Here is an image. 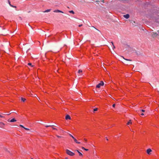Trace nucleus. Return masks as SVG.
Instances as JSON below:
<instances>
[{
  "mask_svg": "<svg viewBox=\"0 0 159 159\" xmlns=\"http://www.w3.org/2000/svg\"><path fill=\"white\" fill-rule=\"evenodd\" d=\"M66 153L68 154V155L70 156H73L75 155V153L72 152L66 149Z\"/></svg>",
  "mask_w": 159,
  "mask_h": 159,
  "instance_id": "f257e3e1",
  "label": "nucleus"
},
{
  "mask_svg": "<svg viewBox=\"0 0 159 159\" xmlns=\"http://www.w3.org/2000/svg\"><path fill=\"white\" fill-rule=\"evenodd\" d=\"M104 83L103 81H101L98 84L96 85V88H100L101 86H103L104 85Z\"/></svg>",
  "mask_w": 159,
  "mask_h": 159,
  "instance_id": "f03ea898",
  "label": "nucleus"
},
{
  "mask_svg": "<svg viewBox=\"0 0 159 159\" xmlns=\"http://www.w3.org/2000/svg\"><path fill=\"white\" fill-rule=\"evenodd\" d=\"M5 124L2 122H0V128L4 129L5 128Z\"/></svg>",
  "mask_w": 159,
  "mask_h": 159,
  "instance_id": "7ed1b4c3",
  "label": "nucleus"
},
{
  "mask_svg": "<svg viewBox=\"0 0 159 159\" xmlns=\"http://www.w3.org/2000/svg\"><path fill=\"white\" fill-rule=\"evenodd\" d=\"M152 151V150L150 148H149L147 149L146 151L148 155H150L151 154V152Z\"/></svg>",
  "mask_w": 159,
  "mask_h": 159,
  "instance_id": "20e7f679",
  "label": "nucleus"
},
{
  "mask_svg": "<svg viewBox=\"0 0 159 159\" xmlns=\"http://www.w3.org/2000/svg\"><path fill=\"white\" fill-rule=\"evenodd\" d=\"M7 121L10 122H13L16 121V120L15 119V118H14L10 120V119H8L7 120Z\"/></svg>",
  "mask_w": 159,
  "mask_h": 159,
  "instance_id": "39448f33",
  "label": "nucleus"
},
{
  "mask_svg": "<svg viewBox=\"0 0 159 159\" xmlns=\"http://www.w3.org/2000/svg\"><path fill=\"white\" fill-rule=\"evenodd\" d=\"M65 119L66 120H70L71 117L69 115H67L66 116Z\"/></svg>",
  "mask_w": 159,
  "mask_h": 159,
  "instance_id": "423d86ee",
  "label": "nucleus"
},
{
  "mask_svg": "<svg viewBox=\"0 0 159 159\" xmlns=\"http://www.w3.org/2000/svg\"><path fill=\"white\" fill-rule=\"evenodd\" d=\"M129 16L128 14H127L124 15V17L126 19H128L129 18Z\"/></svg>",
  "mask_w": 159,
  "mask_h": 159,
  "instance_id": "0eeeda50",
  "label": "nucleus"
},
{
  "mask_svg": "<svg viewBox=\"0 0 159 159\" xmlns=\"http://www.w3.org/2000/svg\"><path fill=\"white\" fill-rule=\"evenodd\" d=\"M54 12H61V13H63V12H62V11H61L58 10H55L54 11Z\"/></svg>",
  "mask_w": 159,
  "mask_h": 159,
  "instance_id": "6e6552de",
  "label": "nucleus"
},
{
  "mask_svg": "<svg viewBox=\"0 0 159 159\" xmlns=\"http://www.w3.org/2000/svg\"><path fill=\"white\" fill-rule=\"evenodd\" d=\"M82 70H79L78 71V73L80 75H78L79 76L80 75H82Z\"/></svg>",
  "mask_w": 159,
  "mask_h": 159,
  "instance_id": "1a4fd4ad",
  "label": "nucleus"
},
{
  "mask_svg": "<svg viewBox=\"0 0 159 159\" xmlns=\"http://www.w3.org/2000/svg\"><path fill=\"white\" fill-rule=\"evenodd\" d=\"M77 152L79 154V155L80 156H81V157H82L83 156V154H82V153H81L80 152L79 150H76Z\"/></svg>",
  "mask_w": 159,
  "mask_h": 159,
  "instance_id": "9d476101",
  "label": "nucleus"
},
{
  "mask_svg": "<svg viewBox=\"0 0 159 159\" xmlns=\"http://www.w3.org/2000/svg\"><path fill=\"white\" fill-rule=\"evenodd\" d=\"M132 122H131V120H129V121H128V122H127V125H130V124H132Z\"/></svg>",
  "mask_w": 159,
  "mask_h": 159,
  "instance_id": "9b49d317",
  "label": "nucleus"
},
{
  "mask_svg": "<svg viewBox=\"0 0 159 159\" xmlns=\"http://www.w3.org/2000/svg\"><path fill=\"white\" fill-rule=\"evenodd\" d=\"M74 140L76 143L78 144H80V142H78L76 139H75Z\"/></svg>",
  "mask_w": 159,
  "mask_h": 159,
  "instance_id": "f8f14e48",
  "label": "nucleus"
},
{
  "mask_svg": "<svg viewBox=\"0 0 159 159\" xmlns=\"http://www.w3.org/2000/svg\"><path fill=\"white\" fill-rule=\"evenodd\" d=\"M51 10V9H48V10H45V11H44L43 12H50Z\"/></svg>",
  "mask_w": 159,
  "mask_h": 159,
  "instance_id": "ddd939ff",
  "label": "nucleus"
},
{
  "mask_svg": "<svg viewBox=\"0 0 159 159\" xmlns=\"http://www.w3.org/2000/svg\"><path fill=\"white\" fill-rule=\"evenodd\" d=\"M21 101L22 102H24L26 100V99L25 98H21Z\"/></svg>",
  "mask_w": 159,
  "mask_h": 159,
  "instance_id": "4468645a",
  "label": "nucleus"
},
{
  "mask_svg": "<svg viewBox=\"0 0 159 159\" xmlns=\"http://www.w3.org/2000/svg\"><path fill=\"white\" fill-rule=\"evenodd\" d=\"M111 44H112V48L113 49H114V48H115V47L113 43V42H111Z\"/></svg>",
  "mask_w": 159,
  "mask_h": 159,
  "instance_id": "2eb2a0df",
  "label": "nucleus"
},
{
  "mask_svg": "<svg viewBox=\"0 0 159 159\" xmlns=\"http://www.w3.org/2000/svg\"><path fill=\"white\" fill-rule=\"evenodd\" d=\"M28 65L31 66V67H33L34 66L33 65H32V64L30 63H29L28 64Z\"/></svg>",
  "mask_w": 159,
  "mask_h": 159,
  "instance_id": "dca6fc26",
  "label": "nucleus"
},
{
  "mask_svg": "<svg viewBox=\"0 0 159 159\" xmlns=\"http://www.w3.org/2000/svg\"><path fill=\"white\" fill-rule=\"evenodd\" d=\"M69 12L71 13L74 14V11H69Z\"/></svg>",
  "mask_w": 159,
  "mask_h": 159,
  "instance_id": "f3484780",
  "label": "nucleus"
},
{
  "mask_svg": "<svg viewBox=\"0 0 159 159\" xmlns=\"http://www.w3.org/2000/svg\"><path fill=\"white\" fill-rule=\"evenodd\" d=\"M98 110V108H94L93 109V112H95V111H97Z\"/></svg>",
  "mask_w": 159,
  "mask_h": 159,
  "instance_id": "a211bd4d",
  "label": "nucleus"
},
{
  "mask_svg": "<svg viewBox=\"0 0 159 159\" xmlns=\"http://www.w3.org/2000/svg\"><path fill=\"white\" fill-rule=\"evenodd\" d=\"M10 6H11V7H15V8H16V6H14L12 5H10Z\"/></svg>",
  "mask_w": 159,
  "mask_h": 159,
  "instance_id": "6ab92c4d",
  "label": "nucleus"
},
{
  "mask_svg": "<svg viewBox=\"0 0 159 159\" xmlns=\"http://www.w3.org/2000/svg\"><path fill=\"white\" fill-rule=\"evenodd\" d=\"M20 127H21L23 128L24 129H25V127L22 125H20Z\"/></svg>",
  "mask_w": 159,
  "mask_h": 159,
  "instance_id": "aec40b11",
  "label": "nucleus"
},
{
  "mask_svg": "<svg viewBox=\"0 0 159 159\" xmlns=\"http://www.w3.org/2000/svg\"><path fill=\"white\" fill-rule=\"evenodd\" d=\"M8 2L9 4V5L10 6V5H11V2H10L9 0H8Z\"/></svg>",
  "mask_w": 159,
  "mask_h": 159,
  "instance_id": "412c9836",
  "label": "nucleus"
},
{
  "mask_svg": "<svg viewBox=\"0 0 159 159\" xmlns=\"http://www.w3.org/2000/svg\"><path fill=\"white\" fill-rule=\"evenodd\" d=\"M4 116H3L2 115H0V117L1 118H3Z\"/></svg>",
  "mask_w": 159,
  "mask_h": 159,
  "instance_id": "4be33fe9",
  "label": "nucleus"
},
{
  "mask_svg": "<svg viewBox=\"0 0 159 159\" xmlns=\"http://www.w3.org/2000/svg\"><path fill=\"white\" fill-rule=\"evenodd\" d=\"M24 129L27 130H30V129L25 128V127Z\"/></svg>",
  "mask_w": 159,
  "mask_h": 159,
  "instance_id": "5701e85b",
  "label": "nucleus"
},
{
  "mask_svg": "<svg viewBox=\"0 0 159 159\" xmlns=\"http://www.w3.org/2000/svg\"><path fill=\"white\" fill-rule=\"evenodd\" d=\"M52 126H53V125H46L45 126L46 127H48Z\"/></svg>",
  "mask_w": 159,
  "mask_h": 159,
  "instance_id": "b1692460",
  "label": "nucleus"
},
{
  "mask_svg": "<svg viewBox=\"0 0 159 159\" xmlns=\"http://www.w3.org/2000/svg\"><path fill=\"white\" fill-rule=\"evenodd\" d=\"M56 136L58 138H61V136H58V135H56Z\"/></svg>",
  "mask_w": 159,
  "mask_h": 159,
  "instance_id": "393cba45",
  "label": "nucleus"
},
{
  "mask_svg": "<svg viewBox=\"0 0 159 159\" xmlns=\"http://www.w3.org/2000/svg\"><path fill=\"white\" fill-rule=\"evenodd\" d=\"M52 128L53 129H55V130H57V129L56 128H55L54 127H52Z\"/></svg>",
  "mask_w": 159,
  "mask_h": 159,
  "instance_id": "a878e982",
  "label": "nucleus"
},
{
  "mask_svg": "<svg viewBox=\"0 0 159 159\" xmlns=\"http://www.w3.org/2000/svg\"><path fill=\"white\" fill-rule=\"evenodd\" d=\"M69 135H70V136L72 138H73L74 137V136H73L71 134H69Z\"/></svg>",
  "mask_w": 159,
  "mask_h": 159,
  "instance_id": "bb28decb",
  "label": "nucleus"
},
{
  "mask_svg": "<svg viewBox=\"0 0 159 159\" xmlns=\"http://www.w3.org/2000/svg\"><path fill=\"white\" fill-rule=\"evenodd\" d=\"M140 111H141L143 112H144L145 111L144 110H143V109L141 110H140Z\"/></svg>",
  "mask_w": 159,
  "mask_h": 159,
  "instance_id": "cd10ccee",
  "label": "nucleus"
},
{
  "mask_svg": "<svg viewBox=\"0 0 159 159\" xmlns=\"http://www.w3.org/2000/svg\"><path fill=\"white\" fill-rule=\"evenodd\" d=\"M115 106V104H113L112 105V107H114Z\"/></svg>",
  "mask_w": 159,
  "mask_h": 159,
  "instance_id": "c85d7f7f",
  "label": "nucleus"
},
{
  "mask_svg": "<svg viewBox=\"0 0 159 159\" xmlns=\"http://www.w3.org/2000/svg\"><path fill=\"white\" fill-rule=\"evenodd\" d=\"M81 148H82V149H84H84H85V148L84 147H81Z\"/></svg>",
  "mask_w": 159,
  "mask_h": 159,
  "instance_id": "c756f323",
  "label": "nucleus"
},
{
  "mask_svg": "<svg viewBox=\"0 0 159 159\" xmlns=\"http://www.w3.org/2000/svg\"><path fill=\"white\" fill-rule=\"evenodd\" d=\"M82 25V24L80 25H79V27H80Z\"/></svg>",
  "mask_w": 159,
  "mask_h": 159,
  "instance_id": "7c9ffc66",
  "label": "nucleus"
},
{
  "mask_svg": "<svg viewBox=\"0 0 159 159\" xmlns=\"http://www.w3.org/2000/svg\"><path fill=\"white\" fill-rule=\"evenodd\" d=\"M84 150H85V151H88L89 150L85 148Z\"/></svg>",
  "mask_w": 159,
  "mask_h": 159,
  "instance_id": "2f4dec72",
  "label": "nucleus"
},
{
  "mask_svg": "<svg viewBox=\"0 0 159 159\" xmlns=\"http://www.w3.org/2000/svg\"><path fill=\"white\" fill-rule=\"evenodd\" d=\"M84 140L86 142L87 141V139H84Z\"/></svg>",
  "mask_w": 159,
  "mask_h": 159,
  "instance_id": "473e14b6",
  "label": "nucleus"
},
{
  "mask_svg": "<svg viewBox=\"0 0 159 159\" xmlns=\"http://www.w3.org/2000/svg\"><path fill=\"white\" fill-rule=\"evenodd\" d=\"M127 61H131V60H129V59H125Z\"/></svg>",
  "mask_w": 159,
  "mask_h": 159,
  "instance_id": "72a5a7b5",
  "label": "nucleus"
},
{
  "mask_svg": "<svg viewBox=\"0 0 159 159\" xmlns=\"http://www.w3.org/2000/svg\"><path fill=\"white\" fill-rule=\"evenodd\" d=\"M141 116H143L144 115V114L143 113H142L141 114Z\"/></svg>",
  "mask_w": 159,
  "mask_h": 159,
  "instance_id": "f704fd0d",
  "label": "nucleus"
},
{
  "mask_svg": "<svg viewBox=\"0 0 159 159\" xmlns=\"http://www.w3.org/2000/svg\"><path fill=\"white\" fill-rule=\"evenodd\" d=\"M36 96H37V95H36V94H34V97H36Z\"/></svg>",
  "mask_w": 159,
  "mask_h": 159,
  "instance_id": "c9c22d12",
  "label": "nucleus"
},
{
  "mask_svg": "<svg viewBox=\"0 0 159 159\" xmlns=\"http://www.w3.org/2000/svg\"><path fill=\"white\" fill-rule=\"evenodd\" d=\"M106 140H107V141H108V139H107V138L106 137Z\"/></svg>",
  "mask_w": 159,
  "mask_h": 159,
  "instance_id": "e433bc0d",
  "label": "nucleus"
},
{
  "mask_svg": "<svg viewBox=\"0 0 159 159\" xmlns=\"http://www.w3.org/2000/svg\"><path fill=\"white\" fill-rule=\"evenodd\" d=\"M72 138L74 139V140L75 139V138L74 137H73Z\"/></svg>",
  "mask_w": 159,
  "mask_h": 159,
  "instance_id": "4c0bfd02",
  "label": "nucleus"
}]
</instances>
